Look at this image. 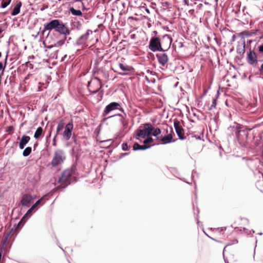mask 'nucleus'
<instances>
[{"label": "nucleus", "mask_w": 263, "mask_h": 263, "mask_svg": "<svg viewBox=\"0 0 263 263\" xmlns=\"http://www.w3.org/2000/svg\"><path fill=\"white\" fill-rule=\"evenodd\" d=\"M3 31V30L0 28V34L2 33V32Z\"/></svg>", "instance_id": "obj_42"}, {"label": "nucleus", "mask_w": 263, "mask_h": 263, "mask_svg": "<svg viewBox=\"0 0 263 263\" xmlns=\"http://www.w3.org/2000/svg\"><path fill=\"white\" fill-rule=\"evenodd\" d=\"M32 148L31 147H27L23 152V156L24 157L28 156L31 153Z\"/></svg>", "instance_id": "obj_25"}, {"label": "nucleus", "mask_w": 263, "mask_h": 263, "mask_svg": "<svg viewBox=\"0 0 263 263\" xmlns=\"http://www.w3.org/2000/svg\"><path fill=\"white\" fill-rule=\"evenodd\" d=\"M92 83H95L98 86V88H97L96 90H92L91 91L92 93H96L100 90L101 88L102 87V84L100 80L98 78H95L92 80Z\"/></svg>", "instance_id": "obj_18"}, {"label": "nucleus", "mask_w": 263, "mask_h": 263, "mask_svg": "<svg viewBox=\"0 0 263 263\" xmlns=\"http://www.w3.org/2000/svg\"><path fill=\"white\" fill-rule=\"evenodd\" d=\"M161 134V130L159 128H154L153 127V131L152 134L153 136L157 137L158 139H159L161 137H159V135Z\"/></svg>", "instance_id": "obj_20"}, {"label": "nucleus", "mask_w": 263, "mask_h": 263, "mask_svg": "<svg viewBox=\"0 0 263 263\" xmlns=\"http://www.w3.org/2000/svg\"><path fill=\"white\" fill-rule=\"evenodd\" d=\"M156 57L160 64L164 66L167 63L168 58L167 55L164 53H159L156 54Z\"/></svg>", "instance_id": "obj_10"}, {"label": "nucleus", "mask_w": 263, "mask_h": 263, "mask_svg": "<svg viewBox=\"0 0 263 263\" xmlns=\"http://www.w3.org/2000/svg\"><path fill=\"white\" fill-rule=\"evenodd\" d=\"M184 3L185 5H187V0H183Z\"/></svg>", "instance_id": "obj_41"}, {"label": "nucleus", "mask_w": 263, "mask_h": 263, "mask_svg": "<svg viewBox=\"0 0 263 263\" xmlns=\"http://www.w3.org/2000/svg\"><path fill=\"white\" fill-rule=\"evenodd\" d=\"M159 139L162 141V143L163 144L171 143L174 141L173 140V136L171 133L167 134L166 136H164V137H161Z\"/></svg>", "instance_id": "obj_17"}, {"label": "nucleus", "mask_w": 263, "mask_h": 263, "mask_svg": "<svg viewBox=\"0 0 263 263\" xmlns=\"http://www.w3.org/2000/svg\"><path fill=\"white\" fill-rule=\"evenodd\" d=\"M258 49H259V52H263V44L260 45Z\"/></svg>", "instance_id": "obj_37"}, {"label": "nucleus", "mask_w": 263, "mask_h": 263, "mask_svg": "<svg viewBox=\"0 0 263 263\" xmlns=\"http://www.w3.org/2000/svg\"><path fill=\"white\" fill-rule=\"evenodd\" d=\"M259 71H260V72H263V63L261 65V67H260V68L259 69Z\"/></svg>", "instance_id": "obj_39"}, {"label": "nucleus", "mask_w": 263, "mask_h": 263, "mask_svg": "<svg viewBox=\"0 0 263 263\" xmlns=\"http://www.w3.org/2000/svg\"><path fill=\"white\" fill-rule=\"evenodd\" d=\"M2 57V53L0 52V58Z\"/></svg>", "instance_id": "obj_46"}, {"label": "nucleus", "mask_w": 263, "mask_h": 263, "mask_svg": "<svg viewBox=\"0 0 263 263\" xmlns=\"http://www.w3.org/2000/svg\"><path fill=\"white\" fill-rule=\"evenodd\" d=\"M64 43H65V40H61V41H58L57 43V46H62L64 44Z\"/></svg>", "instance_id": "obj_34"}, {"label": "nucleus", "mask_w": 263, "mask_h": 263, "mask_svg": "<svg viewBox=\"0 0 263 263\" xmlns=\"http://www.w3.org/2000/svg\"><path fill=\"white\" fill-rule=\"evenodd\" d=\"M153 126L150 123H145L141 125L136 131V138L138 140L139 138H144L152 134Z\"/></svg>", "instance_id": "obj_2"}, {"label": "nucleus", "mask_w": 263, "mask_h": 263, "mask_svg": "<svg viewBox=\"0 0 263 263\" xmlns=\"http://www.w3.org/2000/svg\"><path fill=\"white\" fill-rule=\"evenodd\" d=\"M153 142V139L151 137H148L146 139H145L144 141H143V143L144 144H147V143H152Z\"/></svg>", "instance_id": "obj_29"}, {"label": "nucleus", "mask_w": 263, "mask_h": 263, "mask_svg": "<svg viewBox=\"0 0 263 263\" xmlns=\"http://www.w3.org/2000/svg\"><path fill=\"white\" fill-rule=\"evenodd\" d=\"M245 34H246V35H247V36H251V35L252 34V33H247V32H246V33H245Z\"/></svg>", "instance_id": "obj_40"}, {"label": "nucleus", "mask_w": 263, "mask_h": 263, "mask_svg": "<svg viewBox=\"0 0 263 263\" xmlns=\"http://www.w3.org/2000/svg\"><path fill=\"white\" fill-rule=\"evenodd\" d=\"M69 11L73 15L81 16L82 14V13L80 10H76L73 7L70 8Z\"/></svg>", "instance_id": "obj_23"}, {"label": "nucleus", "mask_w": 263, "mask_h": 263, "mask_svg": "<svg viewBox=\"0 0 263 263\" xmlns=\"http://www.w3.org/2000/svg\"><path fill=\"white\" fill-rule=\"evenodd\" d=\"M262 156L263 157V149H262Z\"/></svg>", "instance_id": "obj_45"}, {"label": "nucleus", "mask_w": 263, "mask_h": 263, "mask_svg": "<svg viewBox=\"0 0 263 263\" xmlns=\"http://www.w3.org/2000/svg\"><path fill=\"white\" fill-rule=\"evenodd\" d=\"M216 105H217V101H216V99H214L213 100L212 104V105H211L210 109L211 110V109H212L213 108H215V107H216Z\"/></svg>", "instance_id": "obj_28"}, {"label": "nucleus", "mask_w": 263, "mask_h": 263, "mask_svg": "<svg viewBox=\"0 0 263 263\" xmlns=\"http://www.w3.org/2000/svg\"><path fill=\"white\" fill-rule=\"evenodd\" d=\"M90 33H92V31L90 30H88L85 34L79 37L77 41V44L79 45H85L88 39Z\"/></svg>", "instance_id": "obj_8"}, {"label": "nucleus", "mask_w": 263, "mask_h": 263, "mask_svg": "<svg viewBox=\"0 0 263 263\" xmlns=\"http://www.w3.org/2000/svg\"><path fill=\"white\" fill-rule=\"evenodd\" d=\"M262 178H263V173H262Z\"/></svg>", "instance_id": "obj_49"}, {"label": "nucleus", "mask_w": 263, "mask_h": 263, "mask_svg": "<svg viewBox=\"0 0 263 263\" xmlns=\"http://www.w3.org/2000/svg\"><path fill=\"white\" fill-rule=\"evenodd\" d=\"M246 233H247L248 234H249V232H248V231H247V232H246Z\"/></svg>", "instance_id": "obj_47"}, {"label": "nucleus", "mask_w": 263, "mask_h": 263, "mask_svg": "<svg viewBox=\"0 0 263 263\" xmlns=\"http://www.w3.org/2000/svg\"><path fill=\"white\" fill-rule=\"evenodd\" d=\"M120 104L117 102H112L107 105L104 110L103 115L104 116L108 115L111 111L115 109H119L120 110L124 112L123 109L122 108H120Z\"/></svg>", "instance_id": "obj_6"}, {"label": "nucleus", "mask_w": 263, "mask_h": 263, "mask_svg": "<svg viewBox=\"0 0 263 263\" xmlns=\"http://www.w3.org/2000/svg\"><path fill=\"white\" fill-rule=\"evenodd\" d=\"M22 6V3L20 1L17 3L14 8L13 9L11 15L12 16H15L18 14L20 12V8Z\"/></svg>", "instance_id": "obj_19"}, {"label": "nucleus", "mask_w": 263, "mask_h": 263, "mask_svg": "<svg viewBox=\"0 0 263 263\" xmlns=\"http://www.w3.org/2000/svg\"><path fill=\"white\" fill-rule=\"evenodd\" d=\"M247 61L251 65L256 63L257 57L255 52L253 50L250 51V52L248 53Z\"/></svg>", "instance_id": "obj_12"}, {"label": "nucleus", "mask_w": 263, "mask_h": 263, "mask_svg": "<svg viewBox=\"0 0 263 263\" xmlns=\"http://www.w3.org/2000/svg\"><path fill=\"white\" fill-rule=\"evenodd\" d=\"M56 137L57 136L55 135L53 139V145L54 146L57 145Z\"/></svg>", "instance_id": "obj_36"}, {"label": "nucleus", "mask_w": 263, "mask_h": 263, "mask_svg": "<svg viewBox=\"0 0 263 263\" xmlns=\"http://www.w3.org/2000/svg\"><path fill=\"white\" fill-rule=\"evenodd\" d=\"M32 197L31 195L28 194L24 195L21 200L23 206H27L32 201Z\"/></svg>", "instance_id": "obj_14"}, {"label": "nucleus", "mask_w": 263, "mask_h": 263, "mask_svg": "<svg viewBox=\"0 0 263 263\" xmlns=\"http://www.w3.org/2000/svg\"><path fill=\"white\" fill-rule=\"evenodd\" d=\"M133 147V150H134V151L140 150V145H139L137 143H136L134 144Z\"/></svg>", "instance_id": "obj_30"}, {"label": "nucleus", "mask_w": 263, "mask_h": 263, "mask_svg": "<svg viewBox=\"0 0 263 263\" xmlns=\"http://www.w3.org/2000/svg\"><path fill=\"white\" fill-rule=\"evenodd\" d=\"M170 132H172V129L171 128H170Z\"/></svg>", "instance_id": "obj_44"}, {"label": "nucleus", "mask_w": 263, "mask_h": 263, "mask_svg": "<svg viewBox=\"0 0 263 263\" xmlns=\"http://www.w3.org/2000/svg\"><path fill=\"white\" fill-rule=\"evenodd\" d=\"M119 66L122 70L126 72L130 71L133 69L131 66L124 65L122 63H119Z\"/></svg>", "instance_id": "obj_21"}, {"label": "nucleus", "mask_w": 263, "mask_h": 263, "mask_svg": "<svg viewBox=\"0 0 263 263\" xmlns=\"http://www.w3.org/2000/svg\"><path fill=\"white\" fill-rule=\"evenodd\" d=\"M174 126L178 136L179 137L180 139H183L184 138L183 137V129L182 128V127L180 125L179 122H174Z\"/></svg>", "instance_id": "obj_11"}, {"label": "nucleus", "mask_w": 263, "mask_h": 263, "mask_svg": "<svg viewBox=\"0 0 263 263\" xmlns=\"http://www.w3.org/2000/svg\"><path fill=\"white\" fill-rule=\"evenodd\" d=\"M37 205H36L35 203H34L31 208L28 210L26 214L22 217L21 220L20 221V222L18 224V226H19L22 222L24 223L27 219L31 216L32 212L33 210L35 208Z\"/></svg>", "instance_id": "obj_13"}, {"label": "nucleus", "mask_w": 263, "mask_h": 263, "mask_svg": "<svg viewBox=\"0 0 263 263\" xmlns=\"http://www.w3.org/2000/svg\"><path fill=\"white\" fill-rule=\"evenodd\" d=\"M150 147H151L150 146H146L145 145H140V150H145L146 149L149 148Z\"/></svg>", "instance_id": "obj_33"}, {"label": "nucleus", "mask_w": 263, "mask_h": 263, "mask_svg": "<svg viewBox=\"0 0 263 263\" xmlns=\"http://www.w3.org/2000/svg\"><path fill=\"white\" fill-rule=\"evenodd\" d=\"M11 0H3L1 4V8H6L11 3Z\"/></svg>", "instance_id": "obj_26"}, {"label": "nucleus", "mask_w": 263, "mask_h": 263, "mask_svg": "<svg viewBox=\"0 0 263 263\" xmlns=\"http://www.w3.org/2000/svg\"><path fill=\"white\" fill-rule=\"evenodd\" d=\"M44 29L51 30L54 29L55 31L59 32L60 34L65 35H69L70 31L64 24L59 20H53L50 22L46 24L44 26Z\"/></svg>", "instance_id": "obj_1"}, {"label": "nucleus", "mask_w": 263, "mask_h": 263, "mask_svg": "<svg viewBox=\"0 0 263 263\" xmlns=\"http://www.w3.org/2000/svg\"><path fill=\"white\" fill-rule=\"evenodd\" d=\"M149 49L153 51H164V49L161 46L160 40L158 37H152L149 43Z\"/></svg>", "instance_id": "obj_5"}, {"label": "nucleus", "mask_w": 263, "mask_h": 263, "mask_svg": "<svg viewBox=\"0 0 263 263\" xmlns=\"http://www.w3.org/2000/svg\"><path fill=\"white\" fill-rule=\"evenodd\" d=\"M30 140V138L29 136L23 135L21 138L19 142V148L21 149H23Z\"/></svg>", "instance_id": "obj_15"}, {"label": "nucleus", "mask_w": 263, "mask_h": 263, "mask_svg": "<svg viewBox=\"0 0 263 263\" xmlns=\"http://www.w3.org/2000/svg\"><path fill=\"white\" fill-rule=\"evenodd\" d=\"M237 53L240 55H242L245 52V42L242 41L241 42H238L236 48Z\"/></svg>", "instance_id": "obj_16"}, {"label": "nucleus", "mask_w": 263, "mask_h": 263, "mask_svg": "<svg viewBox=\"0 0 263 263\" xmlns=\"http://www.w3.org/2000/svg\"><path fill=\"white\" fill-rule=\"evenodd\" d=\"M7 57L8 56L6 55L5 60L4 66H3V64L2 62H0V70H2L3 71L5 70L7 65Z\"/></svg>", "instance_id": "obj_27"}, {"label": "nucleus", "mask_w": 263, "mask_h": 263, "mask_svg": "<svg viewBox=\"0 0 263 263\" xmlns=\"http://www.w3.org/2000/svg\"><path fill=\"white\" fill-rule=\"evenodd\" d=\"M43 198H41V199L38 200L35 203L37 205H40V204H41L42 205L44 204V202L41 203L42 201H43Z\"/></svg>", "instance_id": "obj_32"}, {"label": "nucleus", "mask_w": 263, "mask_h": 263, "mask_svg": "<svg viewBox=\"0 0 263 263\" xmlns=\"http://www.w3.org/2000/svg\"><path fill=\"white\" fill-rule=\"evenodd\" d=\"M73 127V125L72 122H70L66 125L65 130L63 133V138L66 140H68L70 139L71 136Z\"/></svg>", "instance_id": "obj_7"}, {"label": "nucleus", "mask_w": 263, "mask_h": 263, "mask_svg": "<svg viewBox=\"0 0 263 263\" xmlns=\"http://www.w3.org/2000/svg\"><path fill=\"white\" fill-rule=\"evenodd\" d=\"M235 35H233L232 37L231 42H234L235 41Z\"/></svg>", "instance_id": "obj_38"}, {"label": "nucleus", "mask_w": 263, "mask_h": 263, "mask_svg": "<svg viewBox=\"0 0 263 263\" xmlns=\"http://www.w3.org/2000/svg\"><path fill=\"white\" fill-rule=\"evenodd\" d=\"M42 133H43V128L41 127H39L36 129V130L34 134V138L36 139H39L42 135Z\"/></svg>", "instance_id": "obj_22"}, {"label": "nucleus", "mask_w": 263, "mask_h": 263, "mask_svg": "<svg viewBox=\"0 0 263 263\" xmlns=\"http://www.w3.org/2000/svg\"><path fill=\"white\" fill-rule=\"evenodd\" d=\"M72 173V170H66L62 173L61 177L58 180V182L60 183L59 187L64 188L70 183Z\"/></svg>", "instance_id": "obj_3"}, {"label": "nucleus", "mask_w": 263, "mask_h": 263, "mask_svg": "<svg viewBox=\"0 0 263 263\" xmlns=\"http://www.w3.org/2000/svg\"><path fill=\"white\" fill-rule=\"evenodd\" d=\"M6 240H7V238L6 239V240H5V242L4 243H5L6 242Z\"/></svg>", "instance_id": "obj_48"}, {"label": "nucleus", "mask_w": 263, "mask_h": 263, "mask_svg": "<svg viewBox=\"0 0 263 263\" xmlns=\"http://www.w3.org/2000/svg\"><path fill=\"white\" fill-rule=\"evenodd\" d=\"M122 148L123 151H126L128 150V145L126 143H123L122 145Z\"/></svg>", "instance_id": "obj_31"}, {"label": "nucleus", "mask_w": 263, "mask_h": 263, "mask_svg": "<svg viewBox=\"0 0 263 263\" xmlns=\"http://www.w3.org/2000/svg\"><path fill=\"white\" fill-rule=\"evenodd\" d=\"M119 74H121V75H123V74H124V73H119Z\"/></svg>", "instance_id": "obj_43"}, {"label": "nucleus", "mask_w": 263, "mask_h": 263, "mask_svg": "<svg viewBox=\"0 0 263 263\" xmlns=\"http://www.w3.org/2000/svg\"><path fill=\"white\" fill-rule=\"evenodd\" d=\"M13 130V127L12 126H9V127L7 128V129L6 131H7V132L10 133V132H12Z\"/></svg>", "instance_id": "obj_35"}, {"label": "nucleus", "mask_w": 263, "mask_h": 263, "mask_svg": "<svg viewBox=\"0 0 263 263\" xmlns=\"http://www.w3.org/2000/svg\"><path fill=\"white\" fill-rule=\"evenodd\" d=\"M172 42V39L168 35L165 34L163 36L161 41L164 50H166L170 48Z\"/></svg>", "instance_id": "obj_9"}, {"label": "nucleus", "mask_w": 263, "mask_h": 263, "mask_svg": "<svg viewBox=\"0 0 263 263\" xmlns=\"http://www.w3.org/2000/svg\"><path fill=\"white\" fill-rule=\"evenodd\" d=\"M66 159V156L64 151L60 149H57L53 155L51 165L53 167L57 166L63 163Z\"/></svg>", "instance_id": "obj_4"}, {"label": "nucleus", "mask_w": 263, "mask_h": 263, "mask_svg": "<svg viewBox=\"0 0 263 263\" xmlns=\"http://www.w3.org/2000/svg\"><path fill=\"white\" fill-rule=\"evenodd\" d=\"M64 127V121L63 120H61L59 122L58 126H57V128L56 136H57L58 134H59V133L63 129Z\"/></svg>", "instance_id": "obj_24"}]
</instances>
